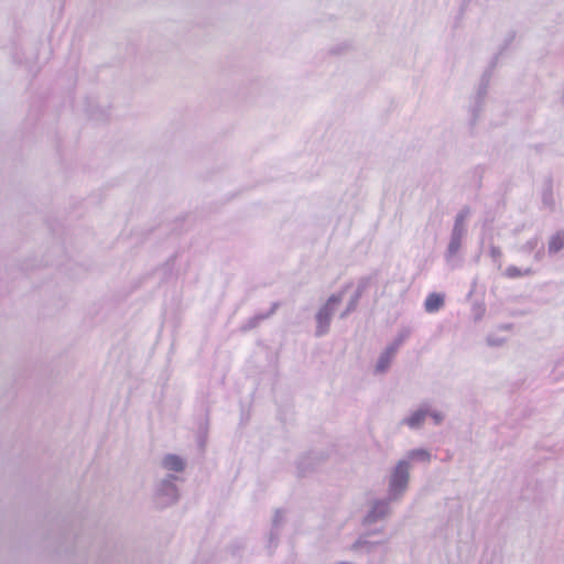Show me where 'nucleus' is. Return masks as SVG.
Listing matches in <instances>:
<instances>
[{"label": "nucleus", "mask_w": 564, "mask_h": 564, "mask_svg": "<svg viewBox=\"0 0 564 564\" xmlns=\"http://www.w3.org/2000/svg\"><path fill=\"white\" fill-rule=\"evenodd\" d=\"M409 478V465L400 462L392 474L390 486L393 490L403 489Z\"/></svg>", "instance_id": "obj_1"}, {"label": "nucleus", "mask_w": 564, "mask_h": 564, "mask_svg": "<svg viewBox=\"0 0 564 564\" xmlns=\"http://www.w3.org/2000/svg\"><path fill=\"white\" fill-rule=\"evenodd\" d=\"M444 305V296L437 293H431L424 303L425 311L429 313H434L438 311Z\"/></svg>", "instance_id": "obj_2"}, {"label": "nucleus", "mask_w": 564, "mask_h": 564, "mask_svg": "<svg viewBox=\"0 0 564 564\" xmlns=\"http://www.w3.org/2000/svg\"><path fill=\"white\" fill-rule=\"evenodd\" d=\"M163 466L169 470L181 471L184 468V463L180 457L169 455L164 458Z\"/></svg>", "instance_id": "obj_3"}, {"label": "nucleus", "mask_w": 564, "mask_h": 564, "mask_svg": "<svg viewBox=\"0 0 564 564\" xmlns=\"http://www.w3.org/2000/svg\"><path fill=\"white\" fill-rule=\"evenodd\" d=\"M531 270L530 269H527V270H521L514 265H510L508 267L506 270H505V275L509 279H516V278H521L523 275H528L530 274Z\"/></svg>", "instance_id": "obj_4"}, {"label": "nucleus", "mask_w": 564, "mask_h": 564, "mask_svg": "<svg viewBox=\"0 0 564 564\" xmlns=\"http://www.w3.org/2000/svg\"><path fill=\"white\" fill-rule=\"evenodd\" d=\"M564 247V236L555 235L549 242V251L557 252Z\"/></svg>", "instance_id": "obj_5"}, {"label": "nucleus", "mask_w": 564, "mask_h": 564, "mask_svg": "<svg viewBox=\"0 0 564 564\" xmlns=\"http://www.w3.org/2000/svg\"><path fill=\"white\" fill-rule=\"evenodd\" d=\"M425 419V412L423 411H417L415 413H413L408 420H406V424L410 426V427H417Z\"/></svg>", "instance_id": "obj_6"}, {"label": "nucleus", "mask_w": 564, "mask_h": 564, "mask_svg": "<svg viewBox=\"0 0 564 564\" xmlns=\"http://www.w3.org/2000/svg\"><path fill=\"white\" fill-rule=\"evenodd\" d=\"M394 350L395 349H389L379 360L378 362V370L380 371H383L388 366H389V362L391 360V358L393 357L394 355Z\"/></svg>", "instance_id": "obj_7"}, {"label": "nucleus", "mask_w": 564, "mask_h": 564, "mask_svg": "<svg viewBox=\"0 0 564 564\" xmlns=\"http://www.w3.org/2000/svg\"><path fill=\"white\" fill-rule=\"evenodd\" d=\"M460 247V238L457 236V237H453L451 243H449V247H448V250L451 253H456L458 251Z\"/></svg>", "instance_id": "obj_8"}, {"label": "nucleus", "mask_w": 564, "mask_h": 564, "mask_svg": "<svg viewBox=\"0 0 564 564\" xmlns=\"http://www.w3.org/2000/svg\"><path fill=\"white\" fill-rule=\"evenodd\" d=\"M465 217H466V214H463V213H462V214H459V215L457 216V219H456V228H458V227H462V226H463V223H464Z\"/></svg>", "instance_id": "obj_9"}, {"label": "nucleus", "mask_w": 564, "mask_h": 564, "mask_svg": "<svg viewBox=\"0 0 564 564\" xmlns=\"http://www.w3.org/2000/svg\"><path fill=\"white\" fill-rule=\"evenodd\" d=\"M317 317H318V321L322 323L324 318H325V319H327V314H326V315H324V313H323V312H319V314H318V316H317Z\"/></svg>", "instance_id": "obj_10"}]
</instances>
